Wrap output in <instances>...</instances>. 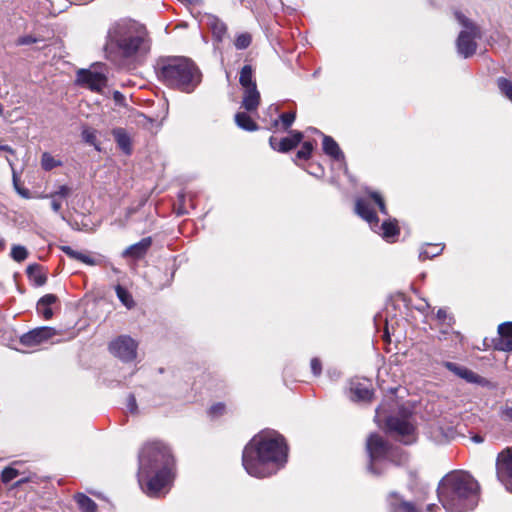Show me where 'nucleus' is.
<instances>
[{"instance_id":"obj_1","label":"nucleus","mask_w":512,"mask_h":512,"mask_svg":"<svg viewBox=\"0 0 512 512\" xmlns=\"http://www.w3.org/2000/svg\"><path fill=\"white\" fill-rule=\"evenodd\" d=\"M287 455L284 437L275 430H263L245 446L242 464L249 475L265 478L284 466Z\"/></svg>"},{"instance_id":"obj_2","label":"nucleus","mask_w":512,"mask_h":512,"mask_svg":"<svg viewBox=\"0 0 512 512\" xmlns=\"http://www.w3.org/2000/svg\"><path fill=\"white\" fill-rule=\"evenodd\" d=\"M174 458L160 441L146 443L138 455V483L150 497H159L173 478Z\"/></svg>"},{"instance_id":"obj_3","label":"nucleus","mask_w":512,"mask_h":512,"mask_svg":"<svg viewBox=\"0 0 512 512\" xmlns=\"http://www.w3.org/2000/svg\"><path fill=\"white\" fill-rule=\"evenodd\" d=\"M149 49L145 27L135 21L120 20L108 29L104 50L106 57L112 61L144 55Z\"/></svg>"},{"instance_id":"obj_4","label":"nucleus","mask_w":512,"mask_h":512,"mask_svg":"<svg viewBox=\"0 0 512 512\" xmlns=\"http://www.w3.org/2000/svg\"><path fill=\"white\" fill-rule=\"evenodd\" d=\"M479 491L478 482L463 471H453L445 475L437 489L440 503L450 512L473 510L478 505Z\"/></svg>"},{"instance_id":"obj_5","label":"nucleus","mask_w":512,"mask_h":512,"mask_svg":"<svg viewBox=\"0 0 512 512\" xmlns=\"http://www.w3.org/2000/svg\"><path fill=\"white\" fill-rule=\"evenodd\" d=\"M154 68L160 82L184 93L193 92L201 82L200 70L193 61L186 57H161L157 60Z\"/></svg>"},{"instance_id":"obj_6","label":"nucleus","mask_w":512,"mask_h":512,"mask_svg":"<svg viewBox=\"0 0 512 512\" xmlns=\"http://www.w3.org/2000/svg\"><path fill=\"white\" fill-rule=\"evenodd\" d=\"M366 449L369 455L368 470L374 475H380L378 465L383 461L402 464L406 461V455L398 448H393L378 434H371L367 440Z\"/></svg>"},{"instance_id":"obj_7","label":"nucleus","mask_w":512,"mask_h":512,"mask_svg":"<svg viewBox=\"0 0 512 512\" xmlns=\"http://www.w3.org/2000/svg\"><path fill=\"white\" fill-rule=\"evenodd\" d=\"M355 212L361 218L366 220L372 229L379 228V230H381V235L385 240L390 241L392 238L399 234V228L396 219H389L384 221L381 226L378 225V217L375 211L370 207L367 199H357Z\"/></svg>"},{"instance_id":"obj_8","label":"nucleus","mask_w":512,"mask_h":512,"mask_svg":"<svg viewBox=\"0 0 512 512\" xmlns=\"http://www.w3.org/2000/svg\"><path fill=\"white\" fill-rule=\"evenodd\" d=\"M455 17L464 28V30L460 32L456 42L457 51L462 57L468 58L476 52L477 44L475 38L479 36V31L461 12H456Z\"/></svg>"},{"instance_id":"obj_9","label":"nucleus","mask_w":512,"mask_h":512,"mask_svg":"<svg viewBox=\"0 0 512 512\" xmlns=\"http://www.w3.org/2000/svg\"><path fill=\"white\" fill-rule=\"evenodd\" d=\"M386 425L390 432L397 434L402 443L408 445L416 441L415 427L407 419L389 417Z\"/></svg>"},{"instance_id":"obj_10","label":"nucleus","mask_w":512,"mask_h":512,"mask_svg":"<svg viewBox=\"0 0 512 512\" xmlns=\"http://www.w3.org/2000/svg\"><path fill=\"white\" fill-rule=\"evenodd\" d=\"M496 473L506 489L512 492V447L506 448L498 454Z\"/></svg>"},{"instance_id":"obj_11","label":"nucleus","mask_w":512,"mask_h":512,"mask_svg":"<svg viewBox=\"0 0 512 512\" xmlns=\"http://www.w3.org/2000/svg\"><path fill=\"white\" fill-rule=\"evenodd\" d=\"M109 349L116 357L129 362L136 358L137 343L129 336H120L110 343Z\"/></svg>"},{"instance_id":"obj_12","label":"nucleus","mask_w":512,"mask_h":512,"mask_svg":"<svg viewBox=\"0 0 512 512\" xmlns=\"http://www.w3.org/2000/svg\"><path fill=\"white\" fill-rule=\"evenodd\" d=\"M76 81L96 92H100L107 84V78L103 73L84 69L77 72Z\"/></svg>"},{"instance_id":"obj_13","label":"nucleus","mask_w":512,"mask_h":512,"mask_svg":"<svg viewBox=\"0 0 512 512\" xmlns=\"http://www.w3.org/2000/svg\"><path fill=\"white\" fill-rule=\"evenodd\" d=\"M56 335V330L52 327H38L25 334L20 338V342L24 346L33 347L43 342L48 341L50 338Z\"/></svg>"},{"instance_id":"obj_14","label":"nucleus","mask_w":512,"mask_h":512,"mask_svg":"<svg viewBox=\"0 0 512 512\" xmlns=\"http://www.w3.org/2000/svg\"><path fill=\"white\" fill-rule=\"evenodd\" d=\"M350 393L353 401H370L373 395L372 384L368 380H352Z\"/></svg>"},{"instance_id":"obj_15","label":"nucleus","mask_w":512,"mask_h":512,"mask_svg":"<svg viewBox=\"0 0 512 512\" xmlns=\"http://www.w3.org/2000/svg\"><path fill=\"white\" fill-rule=\"evenodd\" d=\"M444 367L469 383L483 384L485 379L472 370L453 362H444Z\"/></svg>"},{"instance_id":"obj_16","label":"nucleus","mask_w":512,"mask_h":512,"mask_svg":"<svg viewBox=\"0 0 512 512\" xmlns=\"http://www.w3.org/2000/svg\"><path fill=\"white\" fill-rule=\"evenodd\" d=\"M388 506L390 512H421L413 502L404 500L397 493L388 496Z\"/></svg>"},{"instance_id":"obj_17","label":"nucleus","mask_w":512,"mask_h":512,"mask_svg":"<svg viewBox=\"0 0 512 512\" xmlns=\"http://www.w3.org/2000/svg\"><path fill=\"white\" fill-rule=\"evenodd\" d=\"M500 336L497 347L499 350L512 352V322H505L498 326Z\"/></svg>"},{"instance_id":"obj_18","label":"nucleus","mask_w":512,"mask_h":512,"mask_svg":"<svg viewBox=\"0 0 512 512\" xmlns=\"http://www.w3.org/2000/svg\"><path fill=\"white\" fill-rule=\"evenodd\" d=\"M151 244H152V239L150 237L143 238L139 242H137V243L127 247L123 251L122 256L123 257H132V258H135V259H139V258L143 257L147 253V251L150 248Z\"/></svg>"},{"instance_id":"obj_19","label":"nucleus","mask_w":512,"mask_h":512,"mask_svg":"<svg viewBox=\"0 0 512 512\" xmlns=\"http://www.w3.org/2000/svg\"><path fill=\"white\" fill-rule=\"evenodd\" d=\"M57 301L54 294H46L41 297L37 303V312L42 315L46 320L52 318L53 310L52 305Z\"/></svg>"},{"instance_id":"obj_20","label":"nucleus","mask_w":512,"mask_h":512,"mask_svg":"<svg viewBox=\"0 0 512 512\" xmlns=\"http://www.w3.org/2000/svg\"><path fill=\"white\" fill-rule=\"evenodd\" d=\"M323 151L334 160L344 161L343 152L336 141L330 136L323 137Z\"/></svg>"},{"instance_id":"obj_21","label":"nucleus","mask_w":512,"mask_h":512,"mask_svg":"<svg viewBox=\"0 0 512 512\" xmlns=\"http://www.w3.org/2000/svg\"><path fill=\"white\" fill-rule=\"evenodd\" d=\"M244 96L242 101V106L247 111H254L257 109L260 102V94L257 90V87H252L248 89H244Z\"/></svg>"},{"instance_id":"obj_22","label":"nucleus","mask_w":512,"mask_h":512,"mask_svg":"<svg viewBox=\"0 0 512 512\" xmlns=\"http://www.w3.org/2000/svg\"><path fill=\"white\" fill-rule=\"evenodd\" d=\"M288 137H284L279 141V152H287L295 148L303 139V134L299 131L292 130Z\"/></svg>"},{"instance_id":"obj_23","label":"nucleus","mask_w":512,"mask_h":512,"mask_svg":"<svg viewBox=\"0 0 512 512\" xmlns=\"http://www.w3.org/2000/svg\"><path fill=\"white\" fill-rule=\"evenodd\" d=\"M207 25L211 29L213 37L218 42H221L224 39L227 32V27L225 23L215 16H208Z\"/></svg>"},{"instance_id":"obj_24","label":"nucleus","mask_w":512,"mask_h":512,"mask_svg":"<svg viewBox=\"0 0 512 512\" xmlns=\"http://www.w3.org/2000/svg\"><path fill=\"white\" fill-rule=\"evenodd\" d=\"M118 147L127 155L131 154V139L125 129L116 128L112 131Z\"/></svg>"},{"instance_id":"obj_25","label":"nucleus","mask_w":512,"mask_h":512,"mask_svg":"<svg viewBox=\"0 0 512 512\" xmlns=\"http://www.w3.org/2000/svg\"><path fill=\"white\" fill-rule=\"evenodd\" d=\"M61 250L68 257H70L72 259H75V260H78V261H80L82 263H85L87 265L94 266V265L98 264V261L96 259H94L92 256H90L89 254H86V253H83V252H80V251H76L73 248H71L70 246H62Z\"/></svg>"},{"instance_id":"obj_26","label":"nucleus","mask_w":512,"mask_h":512,"mask_svg":"<svg viewBox=\"0 0 512 512\" xmlns=\"http://www.w3.org/2000/svg\"><path fill=\"white\" fill-rule=\"evenodd\" d=\"M444 245L442 244H426L419 253L420 260L432 259L442 253Z\"/></svg>"},{"instance_id":"obj_27","label":"nucleus","mask_w":512,"mask_h":512,"mask_svg":"<svg viewBox=\"0 0 512 512\" xmlns=\"http://www.w3.org/2000/svg\"><path fill=\"white\" fill-rule=\"evenodd\" d=\"M235 122L241 129L246 131H255L258 129L257 124L245 112H238L235 115Z\"/></svg>"},{"instance_id":"obj_28","label":"nucleus","mask_w":512,"mask_h":512,"mask_svg":"<svg viewBox=\"0 0 512 512\" xmlns=\"http://www.w3.org/2000/svg\"><path fill=\"white\" fill-rule=\"evenodd\" d=\"M239 82L244 89L256 87L253 81V71L250 65H245L240 71Z\"/></svg>"},{"instance_id":"obj_29","label":"nucleus","mask_w":512,"mask_h":512,"mask_svg":"<svg viewBox=\"0 0 512 512\" xmlns=\"http://www.w3.org/2000/svg\"><path fill=\"white\" fill-rule=\"evenodd\" d=\"M75 500L81 512H95L96 503L84 494H77Z\"/></svg>"},{"instance_id":"obj_30","label":"nucleus","mask_w":512,"mask_h":512,"mask_svg":"<svg viewBox=\"0 0 512 512\" xmlns=\"http://www.w3.org/2000/svg\"><path fill=\"white\" fill-rule=\"evenodd\" d=\"M118 299L128 309L134 306V301L131 294L121 285H117L115 288Z\"/></svg>"},{"instance_id":"obj_31","label":"nucleus","mask_w":512,"mask_h":512,"mask_svg":"<svg viewBox=\"0 0 512 512\" xmlns=\"http://www.w3.org/2000/svg\"><path fill=\"white\" fill-rule=\"evenodd\" d=\"M295 118H296V112L295 111L282 113L279 116V119H276V120L273 121L272 126L273 127H277L278 123H279V120H280L282 125H283V129L284 130H288L290 128V126L293 124V122L295 121Z\"/></svg>"},{"instance_id":"obj_32","label":"nucleus","mask_w":512,"mask_h":512,"mask_svg":"<svg viewBox=\"0 0 512 512\" xmlns=\"http://www.w3.org/2000/svg\"><path fill=\"white\" fill-rule=\"evenodd\" d=\"M62 162L55 159L50 153L44 152L41 157V166L45 171H50L58 166H61Z\"/></svg>"},{"instance_id":"obj_33","label":"nucleus","mask_w":512,"mask_h":512,"mask_svg":"<svg viewBox=\"0 0 512 512\" xmlns=\"http://www.w3.org/2000/svg\"><path fill=\"white\" fill-rule=\"evenodd\" d=\"M27 274L38 286L43 285L46 281V277L40 272V267L36 264L28 266Z\"/></svg>"},{"instance_id":"obj_34","label":"nucleus","mask_w":512,"mask_h":512,"mask_svg":"<svg viewBox=\"0 0 512 512\" xmlns=\"http://www.w3.org/2000/svg\"><path fill=\"white\" fill-rule=\"evenodd\" d=\"M82 138L86 143L99 150V147L97 146V131L95 129L85 127L82 130Z\"/></svg>"},{"instance_id":"obj_35","label":"nucleus","mask_w":512,"mask_h":512,"mask_svg":"<svg viewBox=\"0 0 512 512\" xmlns=\"http://www.w3.org/2000/svg\"><path fill=\"white\" fill-rule=\"evenodd\" d=\"M251 41H252L251 35L247 32H244V33L237 35V37L234 41V46L238 50H243L250 46Z\"/></svg>"},{"instance_id":"obj_36","label":"nucleus","mask_w":512,"mask_h":512,"mask_svg":"<svg viewBox=\"0 0 512 512\" xmlns=\"http://www.w3.org/2000/svg\"><path fill=\"white\" fill-rule=\"evenodd\" d=\"M497 85L501 93L512 101V82L506 78L500 77L497 80Z\"/></svg>"},{"instance_id":"obj_37","label":"nucleus","mask_w":512,"mask_h":512,"mask_svg":"<svg viewBox=\"0 0 512 512\" xmlns=\"http://www.w3.org/2000/svg\"><path fill=\"white\" fill-rule=\"evenodd\" d=\"M28 256L27 249L24 246L21 245H14L11 249V257L17 261L22 262L24 261Z\"/></svg>"},{"instance_id":"obj_38","label":"nucleus","mask_w":512,"mask_h":512,"mask_svg":"<svg viewBox=\"0 0 512 512\" xmlns=\"http://www.w3.org/2000/svg\"><path fill=\"white\" fill-rule=\"evenodd\" d=\"M436 318L442 324L447 325V326H452L455 322L454 317L449 315L447 310L444 308L438 309V311L436 313Z\"/></svg>"},{"instance_id":"obj_39","label":"nucleus","mask_w":512,"mask_h":512,"mask_svg":"<svg viewBox=\"0 0 512 512\" xmlns=\"http://www.w3.org/2000/svg\"><path fill=\"white\" fill-rule=\"evenodd\" d=\"M367 193H368L369 197L375 202V204H377L380 212L384 215H388L386 205H385V202H384L382 196L378 192L367 191Z\"/></svg>"},{"instance_id":"obj_40","label":"nucleus","mask_w":512,"mask_h":512,"mask_svg":"<svg viewBox=\"0 0 512 512\" xmlns=\"http://www.w3.org/2000/svg\"><path fill=\"white\" fill-rule=\"evenodd\" d=\"M312 151H313L312 143L309 141L304 142L301 149L297 152L296 157L298 159L306 160L311 156Z\"/></svg>"},{"instance_id":"obj_41","label":"nucleus","mask_w":512,"mask_h":512,"mask_svg":"<svg viewBox=\"0 0 512 512\" xmlns=\"http://www.w3.org/2000/svg\"><path fill=\"white\" fill-rule=\"evenodd\" d=\"M18 474V470L12 467H7L1 473V480L3 483H9L13 479H15L18 476Z\"/></svg>"},{"instance_id":"obj_42","label":"nucleus","mask_w":512,"mask_h":512,"mask_svg":"<svg viewBox=\"0 0 512 512\" xmlns=\"http://www.w3.org/2000/svg\"><path fill=\"white\" fill-rule=\"evenodd\" d=\"M7 159V162L9 164V166L11 167L12 169V172H13V182H14V185H15V188L17 190V192L24 198H30V193L27 189H20L17 185V181H18V177L16 175V172L14 170V164L13 162L9 159V158H6Z\"/></svg>"},{"instance_id":"obj_43","label":"nucleus","mask_w":512,"mask_h":512,"mask_svg":"<svg viewBox=\"0 0 512 512\" xmlns=\"http://www.w3.org/2000/svg\"><path fill=\"white\" fill-rule=\"evenodd\" d=\"M71 194L70 187L66 185H62L59 187V189L50 195H46L45 197H57V198H66Z\"/></svg>"},{"instance_id":"obj_44","label":"nucleus","mask_w":512,"mask_h":512,"mask_svg":"<svg viewBox=\"0 0 512 512\" xmlns=\"http://www.w3.org/2000/svg\"><path fill=\"white\" fill-rule=\"evenodd\" d=\"M38 41H39V39H37L36 37H33L31 35H25V36H21L17 39L16 45H18V46L30 45V44L36 43Z\"/></svg>"},{"instance_id":"obj_45","label":"nucleus","mask_w":512,"mask_h":512,"mask_svg":"<svg viewBox=\"0 0 512 512\" xmlns=\"http://www.w3.org/2000/svg\"><path fill=\"white\" fill-rule=\"evenodd\" d=\"M225 411V405L223 403H217L209 409V414L212 417H218L221 416Z\"/></svg>"},{"instance_id":"obj_46","label":"nucleus","mask_w":512,"mask_h":512,"mask_svg":"<svg viewBox=\"0 0 512 512\" xmlns=\"http://www.w3.org/2000/svg\"><path fill=\"white\" fill-rule=\"evenodd\" d=\"M311 370L315 376H319L322 371V365L318 358H313L311 360Z\"/></svg>"},{"instance_id":"obj_47","label":"nucleus","mask_w":512,"mask_h":512,"mask_svg":"<svg viewBox=\"0 0 512 512\" xmlns=\"http://www.w3.org/2000/svg\"><path fill=\"white\" fill-rule=\"evenodd\" d=\"M127 409L130 413L134 414L137 412V403L134 395L130 394L127 399Z\"/></svg>"},{"instance_id":"obj_48","label":"nucleus","mask_w":512,"mask_h":512,"mask_svg":"<svg viewBox=\"0 0 512 512\" xmlns=\"http://www.w3.org/2000/svg\"><path fill=\"white\" fill-rule=\"evenodd\" d=\"M501 417L512 422V407H505L501 410Z\"/></svg>"},{"instance_id":"obj_49","label":"nucleus","mask_w":512,"mask_h":512,"mask_svg":"<svg viewBox=\"0 0 512 512\" xmlns=\"http://www.w3.org/2000/svg\"><path fill=\"white\" fill-rule=\"evenodd\" d=\"M51 198V207L53 209L54 212H59V210L61 209V202L59 201V198L57 197H50Z\"/></svg>"},{"instance_id":"obj_50","label":"nucleus","mask_w":512,"mask_h":512,"mask_svg":"<svg viewBox=\"0 0 512 512\" xmlns=\"http://www.w3.org/2000/svg\"><path fill=\"white\" fill-rule=\"evenodd\" d=\"M279 141H280V140H278L277 138H275V137H273V136H272V137H270V139H269V144H270V146H271V148H272L273 150L278 151V148H279Z\"/></svg>"},{"instance_id":"obj_51","label":"nucleus","mask_w":512,"mask_h":512,"mask_svg":"<svg viewBox=\"0 0 512 512\" xmlns=\"http://www.w3.org/2000/svg\"><path fill=\"white\" fill-rule=\"evenodd\" d=\"M0 151H5L12 155L15 154V150L12 147H10L9 145H1L0 144Z\"/></svg>"},{"instance_id":"obj_52","label":"nucleus","mask_w":512,"mask_h":512,"mask_svg":"<svg viewBox=\"0 0 512 512\" xmlns=\"http://www.w3.org/2000/svg\"><path fill=\"white\" fill-rule=\"evenodd\" d=\"M436 509H438L436 504H430L427 506V512H435Z\"/></svg>"},{"instance_id":"obj_53","label":"nucleus","mask_w":512,"mask_h":512,"mask_svg":"<svg viewBox=\"0 0 512 512\" xmlns=\"http://www.w3.org/2000/svg\"><path fill=\"white\" fill-rule=\"evenodd\" d=\"M123 98H124V97H123V95H122L120 92H118V91H115V92H114V99H115L116 101H120V100H122Z\"/></svg>"},{"instance_id":"obj_54","label":"nucleus","mask_w":512,"mask_h":512,"mask_svg":"<svg viewBox=\"0 0 512 512\" xmlns=\"http://www.w3.org/2000/svg\"><path fill=\"white\" fill-rule=\"evenodd\" d=\"M440 333H441V335L439 336V340L446 339L445 335L447 334V332L443 330Z\"/></svg>"},{"instance_id":"obj_55","label":"nucleus","mask_w":512,"mask_h":512,"mask_svg":"<svg viewBox=\"0 0 512 512\" xmlns=\"http://www.w3.org/2000/svg\"><path fill=\"white\" fill-rule=\"evenodd\" d=\"M4 113L3 105L0 103V116H2Z\"/></svg>"},{"instance_id":"obj_56","label":"nucleus","mask_w":512,"mask_h":512,"mask_svg":"<svg viewBox=\"0 0 512 512\" xmlns=\"http://www.w3.org/2000/svg\"><path fill=\"white\" fill-rule=\"evenodd\" d=\"M453 334H454L457 338H459V339H461V338H462V336H461V334H460L459 332H453Z\"/></svg>"},{"instance_id":"obj_57","label":"nucleus","mask_w":512,"mask_h":512,"mask_svg":"<svg viewBox=\"0 0 512 512\" xmlns=\"http://www.w3.org/2000/svg\"><path fill=\"white\" fill-rule=\"evenodd\" d=\"M474 440H475L476 442H481V441H482V439H481L480 437H478V436H476V437L474 438Z\"/></svg>"}]
</instances>
